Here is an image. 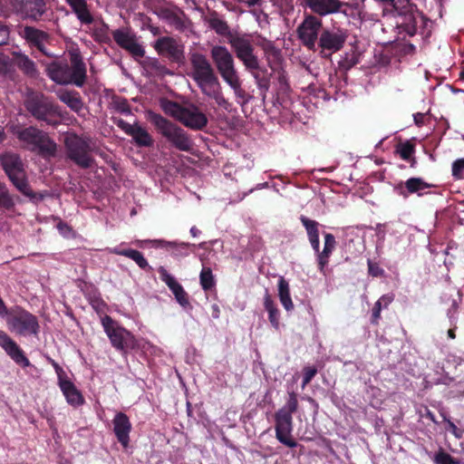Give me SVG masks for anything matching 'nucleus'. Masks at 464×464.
<instances>
[{
  "label": "nucleus",
  "mask_w": 464,
  "mask_h": 464,
  "mask_svg": "<svg viewBox=\"0 0 464 464\" xmlns=\"http://www.w3.org/2000/svg\"><path fill=\"white\" fill-rule=\"evenodd\" d=\"M368 265V273L373 277L382 276L384 275V270L375 262H372L371 259L367 261Z\"/></svg>",
  "instance_id": "nucleus-51"
},
{
  "label": "nucleus",
  "mask_w": 464,
  "mask_h": 464,
  "mask_svg": "<svg viewBox=\"0 0 464 464\" xmlns=\"http://www.w3.org/2000/svg\"><path fill=\"white\" fill-rule=\"evenodd\" d=\"M47 75L55 82L77 87L84 85L87 79V69L79 52L70 53V63L67 62H52L46 68Z\"/></svg>",
  "instance_id": "nucleus-1"
},
{
  "label": "nucleus",
  "mask_w": 464,
  "mask_h": 464,
  "mask_svg": "<svg viewBox=\"0 0 464 464\" xmlns=\"http://www.w3.org/2000/svg\"><path fill=\"white\" fill-rule=\"evenodd\" d=\"M112 121L127 135L131 136L138 146L150 147L153 144L150 134L140 125H131L121 118H112Z\"/></svg>",
  "instance_id": "nucleus-19"
},
{
  "label": "nucleus",
  "mask_w": 464,
  "mask_h": 464,
  "mask_svg": "<svg viewBox=\"0 0 464 464\" xmlns=\"http://www.w3.org/2000/svg\"><path fill=\"white\" fill-rule=\"evenodd\" d=\"M160 277L163 281L175 296L177 302L184 308L190 306L188 295L183 286L172 276L164 266L158 269Z\"/></svg>",
  "instance_id": "nucleus-20"
},
{
  "label": "nucleus",
  "mask_w": 464,
  "mask_h": 464,
  "mask_svg": "<svg viewBox=\"0 0 464 464\" xmlns=\"http://www.w3.org/2000/svg\"><path fill=\"white\" fill-rule=\"evenodd\" d=\"M332 251L330 250H325V249H323V251H318L316 253L317 255V265H318V269L321 273L324 274V268L325 266L328 265L329 263V258L332 255Z\"/></svg>",
  "instance_id": "nucleus-48"
},
{
  "label": "nucleus",
  "mask_w": 464,
  "mask_h": 464,
  "mask_svg": "<svg viewBox=\"0 0 464 464\" xmlns=\"http://www.w3.org/2000/svg\"><path fill=\"white\" fill-rule=\"evenodd\" d=\"M8 313H9V311L7 309V306L5 305L2 297L0 296V316L4 317V316L7 315Z\"/></svg>",
  "instance_id": "nucleus-60"
},
{
  "label": "nucleus",
  "mask_w": 464,
  "mask_h": 464,
  "mask_svg": "<svg viewBox=\"0 0 464 464\" xmlns=\"http://www.w3.org/2000/svg\"><path fill=\"white\" fill-rule=\"evenodd\" d=\"M211 310H212V317L215 319H218L220 315L219 306L217 304H214L211 305Z\"/></svg>",
  "instance_id": "nucleus-61"
},
{
  "label": "nucleus",
  "mask_w": 464,
  "mask_h": 464,
  "mask_svg": "<svg viewBox=\"0 0 464 464\" xmlns=\"http://www.w3.org/2000/svg\"><path fill=\"white\" fill-rule=\"evenodd\" d=\"M395 152L400 155L403 160H410L415 153V144L410 140L400 142L395 149Z\"/></svg>",
  "instance_id": "nucleus-38"
},
{
  "label": "nucleus",
  "mask_w": 464,
  "mask_h": 464,
  "mask_svg": "<svg viewBox=\"0 0 464 464\" xmlns=\"http://www.w3.org/2000/svg\"><path fill=\"white\" fill-rule=\"evenodd\" d=\"M306 5L319 15L338 12L343 3L339 0H304Z\"/></svg>",
  "instance_id": "nucleus-26"
},
{
  "label": "nucleus",
  "mask_w": 464,
  "mask_h": 464,
  "mask_svg": "<svg viewBox=\"0 0 464 464\" xmlns=\"http://www.w3.org/2000/svg\"><path fill=\"white\" fill-rule=\"evenodd\" d=\"M210 56L218 73L225 82L238 76L234 57L226 46H213L210 50Z\"/></svg>",
  "instance_id": "nucleus-14"
},
{
  "label": "nucleus",
  "mask_w": 464,
  "mask_h": 464,
  "mask_svg": "<svg viewBox=\"0 0 464 464\" xmlns=\"http://www.w3.org/2000/svg\"><path fill=\"white\" fill-rule=\"evenodd\" d=\"M209 26L218 35L227 38V42L230 39V35H234L237 32H231L227 23L218 17H212L209 20Z\"/></svg>",
  "instance_id": "nucleus-35"
},
{
  "label": "nucleus",
  "mask_w": 464,
  "mask_h": 464,
  "mask_svg": "<svg viewBox=\"0 0 464 464\" xmlns=\"http://www.w3.org/2000/svg\"><path fill=\"white\" fill-rule=\"evenodd\" d=\"M59 387L64 395L66 401L72 407L83 405L84 398L81 391L69 379H58Z\"/></svg>",
  "instance_id": "nucleus-25"
},
{
  "label": "nucleus",
  "mask_w": 464,
  "mask_h": 464,
  "mask_svg": "<svg viewBox=\"0 0 464 464\" xmlns=\"http://www.w3.org/2000/svg\"><path fill=\"white\" fill-rule=\"evenodd\" d=\"M109 252L111 254L123 256L133 260L140 269L146 271H150L152 269L151 266L149 265L147 259L144 257L143 254L136 249L121 248V246H115L109 248Z\"/></svg>",
  "instance_id": "nucleus-28"
},
{
  "label": "nucleus",
  "mask_w": 464,
  "mask_h": 464,
  "mask_svg": "<svg viewBox=\"0 0 464 464\" xmlns=\"http://www.w3.org/2000/svg\"><path fill=\"white\" fill-rule=\"evenodd\" d=\"M189 62L192 69L189 75L202 92H206L207 87L219 85L218 76L206 55L198 52L192 53Z\"/></svg>",
  "instance_id": "nucleus-10"
},
{
  "label": "nucleus",
  "mask_w": 464,
  "mask_h": 464,
  "mask_svg": "<svg viewBox=\"0 0 464 464\" xmlns=\"http://www.w3.org/2000/svg\"><path fill=\"white\" fill-rule=\"evenodd\" d=\"M300 221L306 230L308 239L319 237V223L317 221L310 219L303 215L300 217Z\"/></svg>",
  "instance_id": "nucleus-39"
},
{
  "label": "nucleus",
  "mask_w": 464,
  "mask_h": 464,
  "mask_svg": "<svg viewBox=\"0 0 464 464\" xmlns=\"http://www.w3.org/2000/svg\"><path fill=\"white\" fill-rule=\"evenodd\" d=\"M7 315L6 323L10 331L23 336L38 334L40 325L34 314L21 307H16Z\"/></svg>",
  "instance_id": "nucleus-11"
},
{
  "label": "nucleus",
  "mask_w": 464,
  "mask_h": 464,
  "mask_svg": "<svg viewBox=\"0 0 464 464\" xmlns=\"http://www.w3.org/2000/svg\"><path fill=\"white\" fill-rule=\"evenodd\" d=\"M414 122L417 126H422L424 124L425 115L423 113L418 112L413 115Z\"/></svg>",
  "instance_id": "nucleus-58"
},
{
  "label": "nucleus",
  "mask_w": 464,
  "mask_h": 464,
  "mask_svg": "<svg viewBox=\"0 0 464 464\" xmlns=\"http://www.w3.org/2000/svg\"><path fill=\"white\" fill-rule=\"evenodd\" d=\"M0 206L5 209H12L14 207V198L3 182H0Z\"/></svg>",
  "instance_id": "nucleus-42"
},
{
  "label": "nucleus",
  "mask_w": 464,
  "mask_h": 464,
  "mask_svg": "<svg viewBox=\"0 0 464 464\" xmlns=\"http://www.w3.org/2000/svg\"><path fill=\"white\" fill-rule=\"evenodd\" d=\"M14 64L29 78L35 79L39 74L35 63L24 53H14Z\"/></svg>",
  "instance_id": "nucleus-29"
},
{
  "label": "nucleus",
  "mask_w": 464,
  "mask_h": 464,
  "mask_svg": "<svg viewBox=\"0 0 464 464\" xmlns=\"http://www.w3.org/2000/svg\"><path fill=\"white\" fill-rule=\"evenodd\" d=\"M0 346L17 364L24 367L29 364V360L25 357L23 350L2 330H0Z\"/></svg>",
  "instance_id": "nucleus-22"
},
{
  "label": "nucleus",
  "mask_w": 464,
  "mask_h": 464,
  "mask_svg": "<svg viewBox=\"0 0 464 464\" xmlns=\"http://www.w3.org/2000/svg\"><path fill=\"white\" fill-rule=\"evenodd\" d=\"M336 246L335 237L333 234L326 233L324 234V249L334 251Z\"/></svg>",
  "instance_id": "nucleus-54"
},
{
  "label": "nucleus",
  "mask_w": 464,
  "mask_h": 464,
  "mask_svg": "<svg viewBox=\"0 0 464 464\" xmlns=\"http://www.w3.org/2000/svg\"><path fill=\"white\" fill-rule=\"evenodd\" d=\"M347 39L346 31L341 28H324L321 31L318 46L321 52L326 55H331L334 53L340 51Z\"/></svg>",
  "instance_id": "nucleus-15"
},
{
  "label": "nucleus",
  "mask_w": 464,
  "mask_h": 464,
  "mask_svg": "<svg viewBox=\"0 0 464 464\" xmlns=\"http://www.w3.org/2000/svg\"><path fill=\"white\" fill-rule=\"evenodd\" d=\"M264 306L268 313V320L270 324L276 330H278L280 325V314L276 307V304H275L274 300L272 299L268 293H266L265 295Z\"/></svg>",
  "instance_id": "nucleus-33"
},
{
  "label": "nucleus",
  "mask_w": 464,
  "mask_h": 464,
  "mask_svg": "<svg viewBox=\"0 0 464 464\" xmlns=\"http://www.w3.org/2000/svg\"><path fill=\"white\" fill-rule=\"evenodd\" d=\"M152 246L154 247H161L166 248L168 250H173V254L175 256H187L188 252L187 250L190 246H194V245L189 243H177V242H171V241H165V240H153L151 241Z\"/></svg>",
  "instance_id": "nucleus-31"
},
{
  "label": "nucleus",
  "mask_w": 464,
  "mask_h": 464,
  "mask_svg": "<svg viewBox=\"0 0 464 464\" xmlns=\"http://www.w3.org/2000/svg\"><path fill=\"white\" fill-rule=\"evenodd\" d=\"M57 228L63 231V229H70V227L65 222L60 221L57 224Z\"/></svg>",
  "instance_id": "nucleus-63"
},
{
  "label": "nucleus",
  "mask_w": 464,
  "mask_h": 464,
  "mask_svg": "<svg viewBox=\"0 0 464 464\" xmlns=\"http://www.w3.org/2000/svg\"><path fill=\"white\" fill-rule=\"evenodd\" d=\"M433 460L436 464H460V460L454 459L442 450L435 454Z\"/></svg>",
  "instance_id": "nucleus-45"
},
{
  "label": "nucleus",
  "mask_w": 464,
  "mask_h": 464,
  "mask_svg": "<svg viewBox=\"0 0 464 464\" xmlns=\"http://www.w3.org/2000/svg\"><path fill=\"white\" fill-rule=\"evenodd\" d=\"M9 38V30L6 25L0 22V45L5 44Z\"/></svg>",
  "instance_id": "nucleus-57"
},
{
  "label": "nucleus",
  "mask_w": 464,
  "mask_h": 464,
  "mask_svg": "<svg viewBox=\"0 0 464 464\" xmlns=\"http://www.w3.org/2000/svg\"><path fill=\"white\" fill-rule=\"evenodd\" d=\"M113 431L123 448H128L130 442V432L131 430V423L129 417L123 412H118L113 420Z\"/></svg>",
  "instance_id": "nucleus-23"
},
{
  "label": "nucleus",
  "mask_w": 464,
  "mask_h": 464,
  "mask_svg": "<svg viewBox=\"0 0 464 464\" xmlns=\"http://www.w3.org/2000/svg\"><path fill=\"white\" fill-rule=\"evenodd\" d=\"M27 111L37 121L47 125L56 126L60 123L57 106L40 92L29 94L24 102Z\"/></svg>",
  "instance_id": "nucleus-8"
},
{
  "label": "nucleus",
  "mask_w": 464,
  "mask_h": 464,
  "mask_svg": "<svg viewBox=\"0 0 464 464\" xmlns=\"http://www.w3.org/2000/svg\"><path fill=\"white\" fill-rule=\"evenodd\" d=\"M111 105L112 109L121 114L129 115L131 113L130 106L125 98L115 96L112 98Z\"/></svg>",
  "instance_id": "nucleus-41"
},
{
  "label": "nucleus",
  "mask_w": 464,
  "mask_h": 464,
  "mask_svg": "<svg viewBox=\"0 0 464 464\" xmlns=\"http://www.w3.org/2000/svg\"><path fill=\"white\" fill-rule=\"evenodd\" d=\"M278 296L282 305L286 311H292L294 309V304L290 296L289 284L283 276L278 280Z\"/></svg>",
  "instance_id": "nucleus-32"
},
{
  "label": "nucleus",
  "mask_w": 464,
  "mask_h": 464,
  "mask_svg": "<svg viewBox=\"0 0 464 464\" xmlns=\"http://www.w3.org/2000/svg\"><path fill=\"white\" fill-rule=\"evenodd\" d=\"M204 94L215 100L218 105L227 108L228 102L226 100L224 95L217 89H212V87H207L206 92H202Z\"/></svg>",
  "instance_id": "nucleus-44"
},
{
  "label": "nucleus",
  "mask_w": 464,
  "mask_h": 464,
  "mask_svg": "<svg viewBox=\"0 0 464 464\" xmlns=\"http://www.w3.org/2000/svg\"><path fill=\"white\" fill-rule=\"evenodd\" d=\"M66 158L82 169L92 168L95 162L92 155L91 139L69 133L64 139Z\"/></svg>",
  "instance_id": "nucleus-7"
},
{
  "label": "nucleus",
  "mask_w": 464,
  "mask_h": 464,
  "mask_svg": "<svg viewBox=\"0 0 464 464\" xmlns=\"http://www.w3.org/2000/svg\"><path fill=\"white\" fill-rule=\"evenodd\" d=\"M14 12L23 19L33 22L45 21L48 8L45 0H12Z\"/></svg>",
  "instance_id": "nucleus-13"
},
{
  "label": "nucleus",
  "mask_w": 464,
  "mask_h": 464,
  "mask_svg": "<svg viewBox=\"0 0 464 464\" xmlns=\"http://www.w3.org/2000/svg\"><path fill=\"white\" fill-rule=\"evenodd\" d=\"M231 89L234 91V93L237 97V102L241 105H245L249 102V96L246 93V92L241 87V81L239 76H237L235 78H232L231 80H228L226 82Z\"/></svg>",
  "instance_id": "nucleus-36"
},
{
  "label": "nucleus",
  "mask_w": 464,
  "mask_h": 464,
  "mask_svg": "<svg viewBox=\"0 0 464 464\" xmlns=\"http://www.w3.org/2000/svg\"><path fill=\"white\" fill-rule=\"evenodd\" d=\"M149 121L174 148L186 152L191 150L193 141L189 134L180 126L152 111L149 112Z\"/></svg>",
  "instance_id": "nucleus-5"
},
{
  "label": "nucleus",
  "mask_w": 464,
  "mask_h": 464,
  "mask_svg": "<svg viewBox=\"0 0 464 464\" xmlns=\"http://www.w3.org/2000/svg\"><path fill=\"white\" fill-rule=\"evenodd\" d=\"M159 55L168 58L170 62L180 63L184 60V47L177 40L169 36H161L153 44Z\"/></svg>",
  "instance_id": "nucleus-17"
},
{
  "label": "nucleus",
  "mask_w": 464,
  "mask_h": 464,
  "mask_svg": "<svg viewBox=\"0 0 464 464\" xmlns=\"http://www.w3.org/2000/svg\"><path fill=\"white\" fill-rule=\"evenodd\" d=\"M322 28V20L314 15H307L297 27V34L303 44L308 49L314 48L318 34Z\"/></svg>",
  "instance_id": "nucleus-18"
},
{
  "label": "nucleus",
  "mask_w": 464,
  "mask_h": 464,
  "mask_svg": "<svg viewBox=\"0 0 464 464\" xmlns=\"http://www.w3.org/2000/svg\"><path fill=\"white\" fill-rule=\"evenodd\" d=\"M309 242H310L313 249L314 250V252L317 253L319 251V248H320L319 237L309 238Z\"/></svg>",
  "instance_id": "nucleus-59"
},
{
  "label": "nucleus",
  "mask_w": 464,
  "mask_h": 464,
  "mask_svg": "<svg viewBox=\"0 0 464 464\" xmlns=\"http://www.w3.org/2000/svg\"><path fill=\"white\" fill-rule=\"evenodd\" d=\"M102 324L111 346L122 354L138 348V341L135 336L110 315H104L102 318Z\"/></svg>",
  "instance_id": "nucleus-9"
},
{
  "label": "nucleus",
  "mask_w": 464,
  "mask_h": 464,
  "mask_svg": "<svg viewBox=\"0 0 464 464\" xmlns=\"http://www.w3.org/2000/svg\"><path fill=\"white\" fill-rule=\"evenodd\" d=\"M227 44H230L237 58L242 62L246 69L258 68V58L254 53L250 35L237 32L234 35H230Z\"/></svg>",
  "instance_id": "nucleus-12"
},
{
  "label": "nucleus",
  "mask_w": 464,
  "mask_h": 464,
  "mask_svg": "<svg viewBox=\"0 0 464 464\" xmlns=\"http://www.w3.org/2000/svg\"><path fill=\"white\" fill-rule=\"evenodd\" d=\"M332 251L330 250H325V249H323V251H318L316 253L317 255V265H318V269L321 273L324 274V268L325 266L328 265L329 263V258L332 255Z\"/></svg>",
  "instance_id": "nucleus-49"
},
{
  "label": "nucleus",
  "mask_w": 464,
  "mask_h": 464,
  "mask_svg": "<svg viewBox=\"0 0 464 464\" xmlns=\"http://www.w3.org/2000/svg\"><path fill=\"white\" fill-rule=\"evenodd\" d=\"M14 71L9 58L0 54V74L14 80Z\"/></svg>",
  "instance_id": "nucleus-43"
},
{
  "label": "nucleus",
  "mask_w": 464,
  "mask_h": 464,
  "mask_svg": "<svg viewBox=\"0 0 464 464\" xmlns=\"http://www.w3.org/2000/svg\"><path fill=\"white\" fill-rule=\"evenodd\" d=\"M109 26L108 24L102 23V26L99 28H95L93 32V35L96 41L100 43H109L110 42V36L108 34Z\"/></svg>",
  "instance_id": "nucleus-47"
},
{
  "label": "nucleus",
  "mask_w": 464,
  "mask_h": 464,
  "mask_svg": "<svg viewBox=\"0 0 464 464\" xmlns=\"http://www.w3.org/2000/svg\"><path fill=\"white\" fill-rule=\"evenodd\" d=\"M22 36L31 46L36 47L42 53L48 55L44 44L49 38V34L46 32L33 26H25Z\"/></svg>",
  "instance_id": "nucleus-24"
},
{
  "label": "nucleus",
  "mask_w": 464,
  "mask_h": 464,
  "mask_svg": "<svg viewBox=\"0 0 464 464\" xmlns=\"http://www.w3.org/2000/svg\"><path fill=\"white\" fill-rule=\"evenodd\" d=\"M13 132L24 148L37 152L44 158L56 155V143L42 130L34 126L15 127Z\"/></svg>",
  "instance_id": "nucleus-4"
},
{
  "label": "nucleus",
  "mask_w": 464,
  "mask_h": 464,
  "mask_svg": "<svg viewBox=\"0 0 464 464\" xmlns=\"http://www.w3.org/2000/svg\"><path fill=\"white\" fill-rule=\"evenodd\" d=\"M317 371L315 368L307 367L304 369V377H314L316 374Z\"/></svg>",
  "instance_id": "nucleus-62"
},
{
  "label": "nucleus",
  "mask_w": 464,
  "mask_h": 464,
  "mask_svg": "<svg viewBox=\"0 0 464 464\" xmlns=\"http://www.w3.org/2000/svg\"><path fill=\"white\" fill-rule=\"evenodd\" d=\"M256 44L262 48L265 54L269 57L272 56L274 58H277L280 54L279 49H277L274 43L270 40H267L264 37H261L257 42Z\"/></svg>",
  "instance_id": "nucleus-40"
},
{
  "label": "nucleus",
  "mask_w": 464,
  "mask_h": 464,
  "mask_svg": "<svg viewBox=\"0 0 464 464\" xmlns=\"http://www.w3.org/2000/svg\"><path fill=\"white\" fill-rule=\"evenodd\" d=\"M199 283L204 291H209L215 287L216 280L210 267H202L199 274Z\"/></svg>",
  "instance_id": "nucleus-37"
},
{
  "label": "nucleus",
  "mask_w": 464,
  "mask_h": 464,
  "mask_svg": "<svg viewBox=\"0 0 464 464\" xmlns=\"http://www.w3.org/2000/svg\"><path fill=\"white\" fill-rule=\"evenodd\" d=\"M148 66L160 73H169L167 67L159 61L157 58H152L148 62Z\"/></svg>",
  "instance_id": "nucleus-52"
},
{
  "label": "nucleus",
  "mask_w": 464,
  "mask_h": 464,
  "mask_svg": "<svg viewBox=\"0 0 464 464\" xmlns=\"http://www.w3.org/2000/svg\"><path fill=\"white\" fill-rule=\"evenodd\" d=\"M112 37L115 43L121 49L126 50L134 59L138 60L144 57V47L138 42L135 34L130 30L124 28L114 30Z\"/></svg>",
  "instance_id": "nucleus-16"
},
{
  "label": "nucleus",
  "mask_w": 464,
  "mask_h": 464,
  "mask_svg": "<svg viewBox=\"0 0 464 464\" xmlns=\"http://www.w3.org/2000/svg\"><path fill=\"white\" fill-rule=\"evenodd\" d=\"M59 100L72 111L80 112L83 108L82 100L76 91H61L57 93Z\"/></svg>",
  "instance_id": "nucleus-30"
},
{
  "label": "nucleus",
  "mask_w": 464,
  "mask_h": 464,
  "mask_svg": "<svg viewBox=\"0 0 464 464\" xmlns=\"http://www.w3.org/2000/svg\"><path fill=\"white\" fill-rule=\"evenodd\" d=\"M443 420L448 423L450 430L454 434V436L458 439L462 438L463 431L457 428V426L450 420L447 419L445 415H443Z\"/></svg>",
  "instance_id": "nucleus-56"
},
{
  "label": "nucleus",
  "mask_w": 464,
  "mask_h": 464,
  "mask_svg": "<svg viewBox=\"0 0 464 464\" xmlns=\"http://www.w3.org/2000/svg\"><path fill=\"white\" fill-rule=\"evenodd\" d=\"M82 24H91L94 18L86 0H65Z\"/></svg>",
  "instance_id": "nucleus-27"
},
{
  "label": "nucleus",
  "mask_w": 464,
  "mask_h": 464,
  "mask_svg": "<svg viewBox=\"0 0 464 464\" xmlns=\"http://www.w3.org/2000/svg\"><path fill=\"white\" fill-rule=\"evenodd\" d=\"M298 409L297 395L292 392L288 393V400L284 407L279 409L275 414L276 437L284 445L288 448H295L297 442L291 437L293 430L292 414Z\"/></svg>",
  "instance_id": "nucleus-6"
},
{
  "label": "nucleus",
  "mask_w": 464,
  "mask_h": 464,
  "mask_svg": "<svg viewBox=\"0 0 464 464\" xmlns=\"http://www.w3.org/2000/svg\"><path fill=\"white\" fill-rule=\"evenodd\" d=\"M402 26L405 32L411 36L414 35L417 32L416 22L411 14L405 16V21L402 24Z\"/></svg>",
  "instance_id": "nucleus-50"
},
{
  "label": "nucleus",
  "mask_w": 464,
  "mask_h": 464,
  "mask_svg": "<svg viewBox=\"0 0 464 464\" xmlns=\"http://www.w3.org/2000/svg\"><path fill=\"white\" fill-rule=\"evenodd\" d=\"M435 185L426 182L421 178H410L406 181H401L394 186V190L398 195L403 198H407L411 194H418L421 197L424 194L421 192L423 189L434 188Z\"/></svg>",
  "instance_id": "nucleus-21"
},
{
  "label": "nucleus",
  "mask_w": 464,
  "mask_h": 464,
  "mask_svg": "<svg viewBox=\"0 0 464 464\" xmlns=\"http://www.w3.org/2000/svg\"><path fill=\"white\" fill-rule=\"evenodd\" d=\"M1 165L12 184L24 196L32 201L38 202L44 199L42 194L33 191L31 188L21 157L16 153L6 152L0 156Z\"/></svg>",
  "instance_id": "nucleus-3"
},
{
  "label": "nucleus",
  "mask_w": 464,
  "mask_h": 464,
  "mask_svg": "<svg viewBox=\"0 0 464 464\" xmlns=\"http://www.w3.org/2000/svg\"><path fill=\"white\" fill-rule=\"evenodd\" d=\"M451 175L454 179H464V158L458 159L452 162Z\"/></svg>",
  "instance_id": "nucleus-46"
},
{
  "label": "nucleus",
  "mask_w": 464,
  "mask_h": 464,
  "mask_svg": "<svg viewBox=\"0 0 464 464\" xmlns=\"http://www.w3.org/2000/svg\"><path fill=\"white\" fill-rule=\"evenodd\" d=\"M394 300V295L393 294H387L382 295L376 303H380V305L382 308H387Z\"/></svg>",
  "instance_id": "nucleus-55"
},
{
  "label": "nucleus",
  "mask_w": 464,
  "mask_h": 464,
  "mask_svg": "<svg viewBox=\"0 0 464 464\" xmlns=\"http://www.w3.org/2000/svg\"><path fill=\"white\" fill-rule=\"evenodd\" d=\"M256 80V83L260 90L267 91L270 87V74L266 68L246 69Z\"/></svg>",
  "instance_id": "nucleus-34"
},
{
  "label": "nucleus",
  "mask_w": 464,
  "mask_h": 464,
  "mask_svg": "<svg viewBox=\"0 0 464 464\" xmlns=\"http://www.w3.org/2000/svg\"><path fill=\"white\" fill-rule=\"evenodd\" d=\"M160 106L167 115L192 130H202L208 123L207 115L194 103L180 104L177 102L163 100Z\"/></svg>",
  "instance_id": "nucleus-2"
},
{
  "label": "nucleus",
  "mask_w": 464,
  "mask_h": 464,
  "mask_svg": "<svg viewBox=\"0 0 464 464\" xmlns=\"http://www.w3.org/2000/svg\"><path fill=\"white\" fill-rule=\"evenodd\" d=\"M382 307L380 305V303L374 304L372 310V315H371V324L374 325L379 324V321L381 319V312Z\"/></svg>",
  "instance_id": "nucleus-53"
},
{
  "label": "nucleus",
  "mask_w": 464,
  "mask_h": 464,
  "mask_svg": "<svg viewBox=\"0 0 464 464\" xmlns=\"http://www.w3.org/2000/svg\"><path fill=\"white\" fill-rule=\"evenodd\" d=\"M190 234L192 237H197L200 234V230L198 229L195 226H193L190 230H189Z\"/></svg>",
  "instance_id": "nucleus-64"
}]
</instances>
